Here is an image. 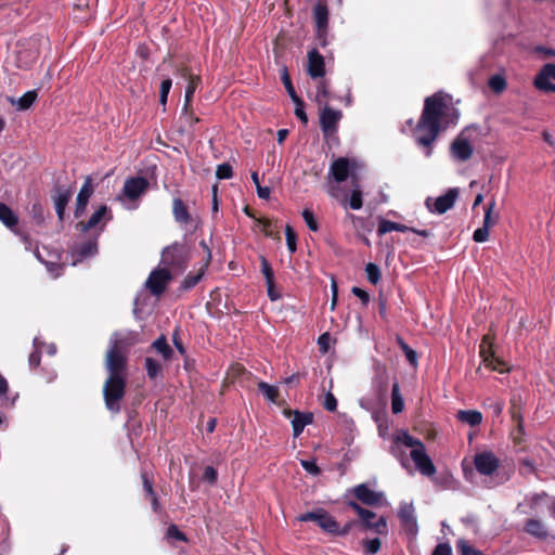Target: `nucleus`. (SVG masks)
<instances>
[{
    "label": "nucleus",
    "mask_w": 555,
    "mask_h": 555,
    "mask_svg": "<svg viewBox=\"0 0 555 555\" xmlns=\"http://www.w3.org/2000/svg\"><path fill=\"white\" fill-rule=\"evenodd\" d=\"M105 367L108 372L103 387L105 405L108 411L118 413L126 393V358L121 353L116 333L109 339Z\"/></svg>",
    "instance_id": "f257e3e1"
},
{
    "label": "nucleus",
    "mask_w": 555,
    "mask_h": 555,
    "mask_svg": "<svg viewBox=\"0 0 555 555\" xmlns=\"http://www.w3.org/2000/svg\"><path fill=\"white\" fill-rule=\"evenodd\" d=\"M459 193L457 188L449 189L446 194L438 196L437 198L427 197L425 206L431 214L442 215L454 206L459 197Z\"/></svg>",
    "instance_id": "0eeeda50"
},
{
    "label": "nucleus",
    "mask_w": 555,
    "mask_h": 555,
    "mask_svg": "<svg viewBox=\"0 0 555 555\" xmlns=\"http://www.w3.org/2000/svg\"><path fill=\"white\" fill-rule=\"evenodd\" d=\"M336 302H337V285H336L335 281H332V302H331L332 310H334Z\"/></svg>",
    "instance_id": "338daca9"
},
{
    "label": "nucleus",
    "mask_w": 555,
    "mask_h": 555,
    "mask_svg": "<svg viewBox=\"0 0 555 555\" xmlns=\"http://www.w3.org/2000/svg\"><path fill=\"white\" fill-rule=\"evenodd\" d=\"M480 357L487 367L500 373L508 371L506 363L494 356L488 337H485L480 344Z\"/></svg>",
    "instance_id": "ddd939ff"
},
{
    "label": "nucleus",
    "mask_w": 555,
    "mask_h": 555,
    "mask_svg": "<svg viewBox=\"0 0 555 555\" xmlns=\"http://www.w3.org/2000/svg\"><path fill=\"white\" fill-rule=\"evenodd\" d=\"M37 99V92L35 90L27 91L18 99H11L10 102L17 106L20 111L28 109Z\"/></svg>",
    "instance_id": "7c9ffc66"
},
{
    "label": "nucleus",
    "mask_w": 555,
    "mask_h": 555,
    "mask_svg": "<svg viewBox=\"0 0 555 555\" xmlns=\"http://www.w3.org/2000/svg\"><path fill=\"white\" fill-rule=\"evenodd\" d=\"M258 389L270 402L276 401L279 395V390L276 387L271 386L268 383L260 382L258 384Z\"/></svg>",
    "instance_id": "4c0bfd02"
},
{
    "label": "nucleus",
    "mask_w": 555,
    "mask_h": 555,
    "mask_svg": "<svg viewBox=\"0 0 555 555\" xmlns=\"http://www.w3.org/2000/svg\"><path fill=\"white\" fill-rule=\"evenodd\" d=\"M172 215L175 221L178 222L184 231L192 233L196 230L198 220L189 212L186 205L181 198L173 199Z\"/></svg>",
    "instance_id": "1a4fd4ad"
},
{
    "label": "nucleus",
    "mask_w": 555,
    "mask_h": 555,
    "mask_svg": "<svg viewBox=\"0 0 555 555\" xmlns=\"http://www.w3.org/2000/svg\"><path fill=\"white\" fill-rule=\"evenodd\" d=\"M167 537L169 539H176L179 541H186V537L183 532L179 530L176 525H170L167 529Z\"/></svg>",
    "instance_id": "8fccbe9b"
},
{
    "label": "nucleus",
    "mask_w": 555,
    "mask_h": 555,
    "mask_svg": "<svg viewBox=\"0 0 555 555\" xmlns=\"http://www.w3.org/2000/svg\"><path fill=\"white\" fill-rule=\"evenodd\" d=\"M353 493L358 500L366 505H377L383 499L382 492L371 490L365 483H361L353 489Z\"/></svg>",
    "instance_id": "412c9836"
},
{
    "label": "nucleus",
    "mask_w": 555,
    "mask_h": 555,
    "mask_svg": "<svg viewBox=\"0 0 555 555\" xmlns=\"http://www.w3.org/2000/svg\"><path fill=\"white\" fill-rule=\"evenodd\" d=\"M301 466L306 472L309 474L317 476L320 474V468L318 467L315 461H309V460H301L300 461Z\"/></svg>",
    "instance_id": "3c124183"
},
{
    "label": "nucleus",
    "mask_w": 555,
    "mask_h": 555,
    "mask_svg": "<svg viewBox=\"0 0 555 555\" xmlns=\"http://www.w3.org/2000/svg\"><path fill=\"white\" fill-rule=\"evenodd\" d=\"M72 198V192L67 189H57L56 194L53 196L55 211L59 219H64L65 209Z\"/></svg>",
    "instance_id": "a878e982"
},
{
    "label": "nucleus",
    "mask_w": 555,
    "mask_h": 555,
    "mask_svg": "<svg viewBox=\"0 0 555 555\" xmlns=\"http://www.w3.org/2000/svg\"><path fill=\"white\" fill-rule=\"evenodd\" d=\"M488 85L490 89L495 93H501L506 89V80L501 75H494L490 77Z\"/></svg>",
    "instance_id": "58836bf2"
},
{
    "label": "nucleus",
    "mask_w": 555,
    "mask_h": 555,
    "mask_svg": "<svg viewBox=\"0 0 555 555\" xmlns=\"http://www.w3.org/2000/svg\"><path fill=\"white\" fill-rule=\"evenodd\" d=\"M356 167V162H350L346 157L335 159L330 167L328 178L340 183L347 180L350 171Z\"/></svg>",
    "instance_id": "2eb2a0df"
},
{
    "label": "nucleus",
    "mask_w": 555,
    "mask_h": 555,
    "mask_svg": "<svg viewBox=\"0 0 555 555\" xmlns=\"http://www.w3.org/2000/svg\"><path fill=\"white\" fill-rule=\"evenodd\" d=\"M366 278L370 283L376 285L380 281V270L377 264L370 262L365 266Z\"/></svg>",
    "instance_id": "ea45409f"
},
{
    "label": "nucleus",
    "mask_w": 555,
    "mask_h": 555,
    "mask_svg": "<svg viewBox=\"0 0 555 555\" xmlns=\"http://www.w3.org/2000/svg\"><path fill=\"white\" fill-rule=\"evenodd\" d=\"M352 294L354 296H357L362 301V304L364 306L369 304L370 296H369L367 292H365L364 289H362L360 287H353Z\"/></svg>",
    "instance_id": "13d9d810"
},
{
    "label": "nucleus",
    "mask_w": 555,
    "mask_h": 555,
    "mask_svg": "<svg viewBox=\"0 0 555 555\" xmlns=\"http://www.w3.org/2000/svg\"><path fill=\"white\" fill-rule=\"evenodd\" d=\"M149 184V180L143 177L127 179L124 183L122 194L119 196L124 206L127 209L137 208V205H132L130 202L138 201L146 192Z\"/></svg>",
    "instance_id": "39448f33"
},
{
    "label": "nucleus",
    "mask_w": 555,
    "mask_h": 555,
    "mask_svg": "<svg viewBox=\"0 0 555 555\" xmlns=\"http://www.w3.org/2000/svg\"><path fill=\"white\" fill-rule=\"evenodd\" d=\"M92 194H93L92 180L90 177H87L85 180V183L82 184V186L77 195V198H76V208H75V217L76 218H79L83 215Z\"/></svg>",
    "instance_id": "6ab92c4d"
},
{
    "label": "nucleus",
    "mask_w": 555,
    "mask_h": 555,
    "mask_svg": "<svg viewBox=\"0 0 555 555\" xmlns=\"http://www.w3.org/2000/svg\"><path fill=\"white\" fill-rule=\"evenodd\" d=\"M399 519L405 530V532L415 537L418 530L417 527V520L415 516V509L413 504L411 503H403L400 505L399 512H398Z\"/></svg>",
    "instance_id": "4468645a"
},
{
    "label": "nucleus",
    "mask_w": 555,
    "mask_h": 555,
    "mask_svg": "<svg viewBox=\"0 0 555 555\" xmlns=\"http://www.w3.org/2000/svg\"><path fill=\"white\" fill-rule=\"evenodd\" d=\"M348 505L359 515L366 529L378 534H386L388 532L387 520L384 516H380L376 521H373L372 519L376 516L375 513L361 507L353 501H350Z\"/></svg>",
    "instance_id": "6e6552de"
},
{
    "label": "nucleus",
    "mask_w": 555,
    "mask_h": 555,
    "mask_svg": "<svg viewBox=\"0 0 555 555\" xmlns=\"http://www.w3.org/2000/svg\"><path fill=\"white\" fill-rule=\"evenodd\" d=\"M298 521H314L322 531L332 534L338 531V522L324 508H315L297 517Z\"/></svg>",
    "instance_id": "423d86ee"
},
{
    "label": "nucleus",
    "mask_w": 555,
    "mask_h": 555,
    "mask_svg": "<svg viewBox=\"0 0 555 555\" xmlns=\"http://www.w3.org/2000/svg\"><path fill=\"white\" fill-rule=\"evenodd\" d=\"M261 272L263 273V275L266 278V283L273 284V279H274L273 271H272L269 262L264 258H262V260H261Z\"/></svg>",
    "instance_id": "09e8293b"
},
{
    "label": "nucleus",
    "mask_w": 555,
    "mask_h": 555,
    "mask_svg": "<svg viewBox=\"0 0 555 555\" xmlns=\"http://www.w3.org/2000/svg\"><path fill=\"white\" fill-rule=\"evenodd\" d=\"M312 421H313L312 413H302V412L295 411L294 417L292 420L294 436L298 437L302 433L304 428L307 425L311 424Z\"/></svg>",
    "instance_id": "cd10ccee"
},
{
    "label": "nucleus",
    "mask_w": 555,
    "mask_h": 555,
    "mask_svg": "<svg viewBox=\"0 0 555 555\" xmlns=\"http://www.w3.org/2000/svg\"><path fill=\"white\" fill-rule=\"evenodd\" d=\"M330 98L328 82L324 79L318 81L314 100L319 105H326Z\"/></svg>",
    "instance_id": "473e14b6"
},
{
    "label": "nucleus",
    "mask_w": 555,
    "mask_h": 555,
    "mask_svg": "<svg viewBox=\"0 0 555 555\" xmlns=\"http://www.w3.org/2000/svg\"><path fill=\"white\" fill-rule=\"evenodd\" d=\"M380 548V540L378 538H374L371 540L364 541V552L367 555L376 554Z\"/></svg>",
    "instance_id": "49530a36"
},
{
    "label": "nucleus",
    "mask_w": 555,
    "mask_h": 555,
    "mask_svg": "<svg viewBox=\"0 0 555 555\" xmlns=\"http://www.w3.org/2000/svg\"><path fill=\"white\" fill-rule=\"evenodd\" d=\"M314 22L318 35L320 37L324 36L327 28L328 23V10L326 5L319 3L313 11Z\"/></svg>",
    "instance_id": "bb28decb"
},
{
    "label": "nucleus",
    "mask_w": 555,
    "mask_h": 555,
    "mask_svg": "<svg viewBox=\"0 0 555 555\" xmlns=\"http://www.w3.org/2000/svg\"><path fill=\"white\" fill-rule=\"evenodd\" d=\"M499 464V459L491 451H482L474 456L477 472L485 476H491L498 469Z\"/></svg>",
    "instance_id": "9b49d317"
},
{
    "label": "nucleus",
    "mask_w": 555,
    "mask_h": 555,
    "mask_svg": "<svg viewBox=\"0 0 555 555\" xmlns=\"http://www.w3.org/2000/svg\"><path fill=\"white\" fill-rule=\"evenodd\" d=\"M433 555H452V548L448 543H440L435 547Z\"/></svg>",
    "instance_id": "4d7b16f0"
},
{
    "label": "nucleus",
    "mask_w": 555,
    "mask_h": 555,
    "mask_svg": "<svg viewBox=\"0 0 555 555\" xmlns=\"http://www.w3.org/2000/svg\"><path fill=\"white\" fill-rule=\"evenodd\" d=\"M171 86H172V81L171 79L167 78V79H164L160 83V89H159V103L165 106L166 103H167V99H168V94H169V91L171 89Z\"/></svg>",
    "instance_id": "c03bdc74"
},
{
    "label": "nucleus",
    "mask_w": 555,
    "mask_h": 555,
    "mask_svg": "<svg viewBox=\"0 0 555 555\" xmlns=\"http://www.w3.org/2000/svg\"><path fill=\"white\" fill-rule=\"evenodd\" d=\"M98 253V244L96 241H88L77 248L74 249L72 257V266H76L78 262L82 261L88 257H92Z\"/></svg>",
    "instance_id": "4be33fe9"
},
{
    "label": "nucleus",
    "mask_w": 555,
    "mask_h": 555,
    "mask_svg": "<svg viewBox=\"0 0 555 555\" xmlns=\"http://www.w3.org/2000/svg\"><path fill=\"white\" fill-rule=\"evenodd\" d=\"M295 104H296L295 115L300 120H302L306 124L308 121V117H307V114L304 111V103H302V101L300 100V103H295Z\"/></svg>",
    "instance_id": "680f3d73"
},
{
    "label": "nucleus",
    "mask_w": 555,
    "mask_h": 555,
    "mask_svg": "<svg viewBox=\"0 0 555 555\" xmlns=\"http://www.w3.org/2000/svg\"><path fill=\"white\" fill-rule=\"evenodd\" d=\"M142 480H143V488H144L146 494L149 496L150 495H154L155 491L153 489V482L150 480V478H149L146 473L142 474Z\"/></svg>",
    "instance_id": "052dcab7"
},
{
    "label": "nucleus",
    "mask_w": 555,
    "mask_h": 555,
    "mask_svg": "<svg viewBox=\"0 0 555 555\" xmlns=\"http://www.w3.org/2000/svg\"><path fill=\"white\" fill-rule=\"evenodd\" d=\"M456 416L459 421L470 426H477L482 422V414L476 410H461Z\"/></svg>",
    "instance_id": "c756f323"
},
{
    "label": "nucleus",
    "mask_w": 555,
    "mask_h": 555,
    "mask_svg": "<svg viewBox=\"0 0 555 555\" xmlns=\"http://www.w3.org/2000/svg\"><path fill=\"white\" fill-rule=\"evenodd\" d=\"M152 347L164 358V360L170 359L172 354V349L167 344V340L164 335L158 337L153 344Z\"/></svg>",
    "instance_id": "f704fd0d"
},
{
    "label": "nucleus",
    "mask_w": 555,
    "mask_h": 555,
    "mask_svg": "<svg viewBox=\"0 0 555 555\" xmlns=\"http://www.w3.org/2000/svg\"><path fill=\"white\" fill-rule=\"evenodd\" d=\"M307 72L313 79L323 78L325 75L324 57L315 49L308 52Z\"/></svg>",
    "instance_id": "f3484780"
},
{
    "label": "nucleus",
    "mask_w": 555,
    "mask_h": 555,
    "mask_svg": "<svg viewBox=\"0 0 555 555\" xmlns=\"http://www.w3.org/2000/svg\"><path fill=\"white\" fill-rule=\"evenodd\" d=\"M362 205H363L362 192H361L359 185L353 183V189L351 191L350 198H349V207L353 210H359V209H361Z\"/></svg>",
    "instance_id": "e433bc0d"
},
{
    "label": "nucleus",
    "mask_w": 555,
    "mask_h": 555,
    "mask_svg": "<svg viewBox=\"0 0 555 555\" xmlns=\"http://www.w3.org/2000/svg\"><path fill=\"white\" fill-rule=\"evenodd\" d=\"M271 190L269 186L258 185L257 195L262 199H268L270 197Z\"/></svg>",
    "instance_id": "0e129e2a"
},
{
    "label": "nucleus",
    "mask_w": 555,
    "mask_h": 555,
    "mask_svg": "<svg viewBox=\"0 0 555 555\" xmlns=\"http://www.w3.org/2000/svg\"><path fill=\"white\" fill-rule=\"evenodd\" d=\"M172 341H173V345L177 348V350L181 354H184L185 353V349H184V346H183L182 341L179 338V334H178L177 331L172 334Z\"/></svg>",
    "instance_id": "e2e57ef3"
},
{
    "label": "nucleus",
    "mask_w": 555,
    "mask_h": 555,
    "mask_svg": "<svg viewBox=\"0 0 555 555\" xmlns=\"http://www.w3.org/2000/svg\"><path fill=\"white\" fill-rule=\"evenodd\" d=\"M533 86L538 90L555 93V83L552 82V76L550 75L546 65H544L537 74L533 80Z\"/></svg>",
    "instance_id": "5701e85b"
},
{
    "label": "nucleus",
    "mask_w": 555,
    "mask_h": 555,
    "mask_svg": "<svg viewBox=\"0 0 555 555\" xmlns=\"http://www.w3.org/2000/svg\"><path fill=\"white\" fill-rule=\"evenodd\" d=\"M180 75H181V77H183L184 79L188 80V86H186L185 95H184V100H185L184 107H188L192 101V98H193V94H194L196 88L201 83V78L197 75L191 74L186 68L180 69Z\"/></svg>",
    "instance_id": "b1692460"
},
{
    "label": "nucleus",
    "mask_w": 555,
    "mask_h": 555,
    "mask_svg": "<svg viewBox=\"0 0 555 555\" xmlns=\"http://www.w3.org/2000/svg\"><path fill=\"white\" fill-rule=\"evenodd\" d=\"M535 51L538 53L544 54L545 56H553V57H555V50H553L551 48H546V47H543V46H538L535 48Z\"/></svg>",
    "instance_id": "69168bd1"
},
{
    "label": "nucleus",
    "mask_w": 555,
    "mask_h": 555,
    "mask_svg": "<svg viewBox=\"0 0 555 555\" xmlns=\"http://www.w3.org/2000/svg\"><path fill=\"white\" fill-rule=\"evenodd\" d=\"M216 176L220 180L230 179L233 176L232 167L228 163L218 165Z\"/></svg>",
    "instance_id": "de8ad7c7"
},
{
    "label": "nucleus",
    "mask_w": 555,
    "mask_h": 555,
    "mask_svg": "<svg viewBox=\"0 0 555 555\" xmlns=\"http://www.w3.org/2000/svg\"><path fill=\"white\" fill-rule=\"evenodd\" d=\"M42 341L39 339V337L34 338V347L35 351H33L29 356L28 362L31 367H36L40 363V348L42 346Z\"/></svg>",
    "instance_id": "79ce46f5"
},
{
    "label": "nucleus",
    "mask_w": 555,
    "mask_h": 555,
    "mask_svg": "<svg viewBox=\"0 0 555 555\" xmlns=\"http://www.w3.org/2000/svg\"><path fill=\"white\" fill-rule=\"evenodd\" d=\"M112 219V214L106 205L100 206L89 218L87 222H79L77 228L82 232L99 228L101 232L107 221Z\"/></svg>",
    "instance_id": "f8f14e48"
},
{
    "label": "nucleus",
    "mask_w": 555,
    "mask_h": 555,
    "mask_svg": "<svg viewBox=\"0 0 555 555\" xmlns=\"http://www.w3.org/2000/svg\"><path fill=\"white\" fill-rule=\"evenodd\" d=\"M404 409V400L400 392L398 383H393L391 388V411L393 414L401 413Z\"/></svg>",
    "instance_id": "2f4dec72"
},
{
    "label": "nucleus",
    "mask_w": 555,
    "mask_h": 555,
    "mask_svg": "<svg viewBox=\"0 0 555 555\" xmlns=\"http://www.w3.org/2000/svg\"><path fill=\"white\" fill-rule=\"evenodd\" d=\"M391 231H398V232L405 233V232L410 231V227L401 224V223H397V222H393V221H390L387 219H383V218L379 219L378 227H377L378 236H383L386 233L391 232Z\"/></svg>",
    "instance_id": "c85d7f7f"
},
{
    "label": "nucleus",
    "mask_w": 555,
    "mask_h": 555,
    "mask_svg": "<svg viewBox=\"0 0 555 555\" xmlns=\"http://www.w3.org/2000/svg\"><path fill=\"white\" fill-rule=\"evenodd\" d=\"M0 221L8 228L12 229L17 224V217L5 204L0 203Z\"/></svg>",
    "instance_id": "72a5a7b5"
},
{
    "label": "nucleus",
    "mask_w": 555,
    "mask_h": 555,
    "mask_svg": "<svg viewBox=\"0 0 555 555\" xmlns=\"http://www.w3.org/2000/svg\"><path fill=\"white\" fill-rule=\"evenodd\" d=\"M488 236H489V228H486V227L478 228L477 230H475V232L473 234V238L477 243L486 242L488 240Z\"/></svg>",
    "instance_id": "603ef678"
},
{
    "label": "nucleus",
    "mask_w": 555,
    "mask_h": 555,
    "mask_svg": "<svg viewBox=\"0 0 555 555\" xmlns=\"http://www.w3.org/2000/svg\"><path fill=\"white\" fill-rule=\"evenodd\" d=\"M189 260V247L185 243L175 242L162 253V263L179 272L186 268Z\"/></svg>",
    "instance_id": "20e7f679"
},
{
    "label": "nucleus",
    "mask_w": 555,
    "mask_h": 555,
    "mask_svg": "<svg viewBox=\"0 0 555 555\" xmlns=\"http://www.w3.org/2000/svg\"><path fill=\"white\" fill-rule=\"evenodd\" d=\"M302 218L310 231L317 232L319 230V224L314 218L312 210L305 208L302 210Z\"/></svg>",
    "instance_id": "37998d69"
},
{
    "label": "nucleus",
    "mask_w": 555,
    "mask_h": 555,
    "mask_svg": "<svg viewBox=\"0 0 555 555\" xmlns=\"http://www.w3.org/2000/svg\"><path fill=\"white\" fill-rule=\"evenodd\" d=\"M268 286V296L269 298L274 301L280 298V294L274 291V283L273 284H267Z\"/></svg>",
    "instance_id": "774afa93"
},
{
    "label": "nucleus",
    "mask_w": 555,
    "mask_h": 555,
    "mask_svg": "<svg viewBox=\"0 0 555 555\" xmlns=\"http://www.w3.org/2000/svg\"><path fill=\"white\" fill-rule=\"evenodd\" d=\"M450 152L454 159L459 162H466L472 157L474 149L466 138L459 135L452 142Z\"/></svg>",
    "instance_id": "dca6fc26"
},
{
    "label": "nucleus",
    "mask_w": 555,
    "mask_h": 555,
    "mask_svg": "<svg viewBox=\"0 0 555 555\" xmlns=\"http://www.w3.org/2000/svg\"><path fill=\"white\" fill-rule=\"evenodd\" d=\"M525 531L539 540H546L548 537V531L544 522L535 518H531L526 522Z\"/></svg>",
    "instance_id": "393cba45"
},
{
    "label": "nucleus",
    "mask_w": 555,
    "mask_h": 555,
    "mask_svg": "<svg viewBox=\"0 0 555 555\" xmlns=\"http://www.w3.org/2000/svg\"><path fill=\"white\" fill-rule=\"evenodd\" d=\"M451 111L454 112V108L450 107L440 94H434L425 100L424 109L415 131V140L418 145L424 147L426 157L431 156V145L439 134L440 125L443 117Z\"/></svg>",
    "instance_id": "f03ea898"
},
{
    "label": "nucleus",
    "mask_w": 555,
    "mask_h": 555,
    "mask_svg": "<svg viewBox=\"0 0 555 555\" xmlns=\"http://www.w3.org/2000/svg\"><path fill=\"white\" fill-rule=\"evenodd\" d=\"M145 370L150 378H156L162 372V365L153 358H146Z\"/></svg>",
    "instance_id": "a19ab883"
},
{
    "label": "nucleus",
    "mask_w": 555,
    "mask_h": 555,
    "mask_svg": "<svg viewBox=\"0 0 555 555\" xmlns=\"http://www.w3.org/2000/svg\"><path fill=\"white\" fill-rule=\"evenodd\" d=\"M392 442L391 453L400 459L402 466H405V460L403 459V452L400 451V444L412 448L410 456L422 475L428 477L435 475L436 467L420 439L412 437L405 430H400L392 436Z\"/></svg>",
    "instance_id": "7ed1b4c3"
},
{
    "label": "nucleus",
    "mask_w": 555,
    "mask_h": 555,
    "mask_svg": "<svg viewBox=\"0 0 555 555\" xmlns=\"http://www.w3.org/2000/svg\"><path fill=\"white\" fill-rule=\"evenodd\" d=\"M323 405L330 412H333V411L336 410V408H337V400H336L335 396L332 392L328 391L325 395Z\"/></svg>",
    "instance_id": "864d4df0"
},
{
    "label": "nucleus",
    "mask_w": 555,
    "mask_h": 555,
    "mask_svg": "<svg viewBox=\"0 0 555 555\" xmlns=\"http://www.w3.org/2000/svg\"><path fill=\"white\" fill-rule=\"evenodd\" d=\"M341 112L338 109H333L327 104L323 105V108L320 113V125L324 132L332 131L336 128L338 121L341 118Z\"/></svg>",
    "instance_id": "aec40b11"
},
{
    "label": "nucleus",
    "mask_w": 555,
    "mask_h": 555,
    "mask_svg": "<svg viewBox=\"0 0 555 555\" xmlns=\"http://www.w3.org/2000/svg\"><path fill=\"white\" fill-rule=\"evenodd\" d=\"M281 80L288 93V95L291 96V99L293 100L294 103H300V99L297 96L296 94V91L293 87V83H292V80H291V77L288 75V72H287V68L284 67L281 72Z\"/></svg>",
    "instance_id": "c9c22d12"
},
{
    "label": "nucleus",
    "mask_w": 555,
    "mask_h": 555,
    "mask_svg": "<svg viewBox=\"0 0 555 555\" xmlns=\"http://www.w3.org/2000/svg\"><path fill=\"white\" fill-rule=\"evenodd\" d=\"M217 470L212 466H207L204 470L203 478L209 483H215L217 480Z\"/></svg>",
    "instance_id": "6e6d98bb"
},
{
    "label": "nucleus",
    "mask_w": 555,
    "mask_h": 555,
    "mask_svg": "<svg viewBox=\"0 0 555 555\" xmlns=\"http://www.w3.org/2000/svg\"><path fill=\"white\" fill-rule=\"evenodd\" d=\"M495 206V203L494 201H492L486 208L485 210V217H483V225L482 227H486V228H490L491 225V214H492V210Z\"/></svg>",
    "instance_id": "bf43d9fd"
},
{
    "label": "nucleus",
    "mask_w": 555,
    "mask_h": 555,
    "mask_svg": "<svg viewBox=\"0 0 555 555\" xmlns=\"http://www.w3.org/2000/svg\"><path fill=\"white\" fill-rule=\"evenodd\" d=\"M170 280L171 274L166 268L156 269L150 273L145 286L154 296H160L167 288Z\"/></svg>",
    "instance_id": "9d476101"
},
{
    "label": "nucleus",
    "mask_w": 555,
    "mask_h": 555,
    "mask_svg": "<svg viewBox=\"0 0 555 555\" xmlns=\"http://www.w3.org/2000/svg\"><path fill=\"white\" fill-rule=\"evenodd\" d=\"M330 340H331V336L328 333H324L322 335L319 336L318 338V345L320 347V351L325 353L328 351V348H330Z\"/></svg>",
    "instance_id": "5fc2aeb1"
},
{
    "label": "nucleus",
    "mask_w": 555,
    "mask_h": 555,
    "mask_svg": "<svg viewBox=\"0 0 555 555\" xmlns=\"http://www.w3.org/2000/svg\"><path fill=\"white\" fill-rule=\"evenodd\" d=\"M285 235H286L287 248L293 254L296 251V248H297L296 247L297 236H296V233L294 232L293 228L288 224L285 228Z\"/></svg>",
    "instance_id": "a18cd8bd"
},
{
    "label": "nucleus",
    "mask_w": 555,
    "mask_h": 555,
    "mask_svg": "<svg viewBox=\"0 0 555 555\" xmlns=\"http://www.w3.org/2000/svg\"><path fill=\"white\" fill-rule=\"evenodd\" d=\"M201 246L204 248V250L206 253L205 263L198 269V271L196 273H189L184 278V280L181 283V287L183 289L193 288L202 280L203 275L205 273V270L210 262L211 253H210L209 247L207 246V244L204 241L201 242Z\"/></svg>",
    "instance_id": "a211bd4d"
}]
</instances>
